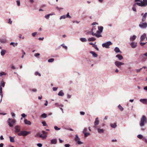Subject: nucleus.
Returning a JSON list of instances; mask_svg holds the SVG:
<instances>
[{"label": "nucleus", "instance_id": "nucleus-1", "mask_svg": "<svg viewBox=\"0 0 147 147\" xmlns=\"http://www.w3.org/2000/svg\"><path fill=\"white\" fill-rule=\"evenodd\" d=\"M135 1L136 2L140 1V3L137 2L134 5L136 4L139 6L144 7H146L147 5V0H135Z\"/></svg>", "mask_w": 147, "mask_h": 147}, {"label": "nucleus", "instance_id": "nucleus-2", "mask_svg": "<svg viewBox=\"0 0 147 147\" xmlns=\"http://www.w3.org/2000/svg\"><path fill=\"white\" fill-rule=\"evenodd\" d=\"M146 123H147L146 118L145 115H143L141 118L140 125V126L142 127Z\"/></svg>", "mask_w": 147, "mask_h": 147}, {"label": "nucleus", "instance_id": "nucleus-3", "mask_svg": "<svg viewBox=\"0 0 147 147\" xmlns=\"http://www.w3.org/2000/svg\"><path fill=\"white\" fill-rule=\"evenodd\" d=\"M92 30V34L93 36H95L96 37L98 38L101 37V35L97 32L96 29L95 27H93L91 30Z\"/></svg>", "mask_w": 147, "mask_h": 147}, {"label": "nucleus", "instance_id": "nucleus-4", "mask_svg": "<svg viewBox=\"0 0 147 147\" xmlns=\"http://www.w3.org/2000/svg\"><path fill=\"white\" fill-rule=\"evenodd\" d=\"M42 134H40L39 133H38L35 136L38 137V136H39L40 138H42L43 139H45L47 137V132L44 131H42Z\"/></svg>", "mask_w": 147, "mask_h": 147}, {"label": "nucleus", "instance_id": "nucleus-5", "mask_svg": "<svg viewBox=\"0 0 147 147\" xmlns=\"http://www.w3.org/2000/svg\"><path fill=\"white\" fill-rule=\"evenodd\" d=\"M5 82L2 80L0 83V95L1 96V98L3 96L2 88V87H4L5 85Z\"/></svg>", "mask_w": 147, "mask_h": 147}, {"label": "nucleus", "instance_id": "nucleus-6", "mask_svg": "<svg viewBox=\"0 0 147 147\" xmlns=\"http://www.w3.org/2000/svg\"><path fill=\"white\" fill-rule=\"evenodd\" d=\"M7 122L9 126L10 127H13V125H14L16 121L14 119L9 118L7 121Z\"/></svg>", "mask_w": 147, "mask_h": 147}, {"label": "nucleus", "instance_id": "nucleus-7", "mask_svg": "<svg viewBox=\"0 0 147 147\" xmlns=\"http://www.w3.org/2000/svg\"><path fill=\"white\" fill-rule=\"evenodd\" d=\"M30 133V132L27 131H20V133H18V135L19 136H26Z\"/></svg>", "mask_w": 147, "mask_h": 147}, {"label": "nucleus", "instance_id": "nucleus-8", "mask_svg": "<svg viewBox=\"0 0 147 147\" xmlns=\"http://www.w3.org/2000/svg\"><path fill=\"white\" fill-rule=\"evenodd\" d=\"M112 44V43L111 42H108L106 43H103L102 44V45L103 47H105L106 48H108L109 47V46Z\"/></svg>", "mask_w": 147, "mask_h": 147}, {"label": "nucleus", "instance_id": "nucleus-9", "mask_svg": "<svg viewBox=\"0 0 147 147\" xmlns=\"http://www.w3.org/2000/svg\"><path fill=\"white\" fill-rule=\"evenodd\" d=\"M115 64L116 66L119 68L121 67V65H124V63H123L119 62L118 61H116L115 62Z\"/></svg>", "mask_w": 147, "mask_h": 147}, {"label": "nucleus", "instance_id": "nucleus-10", "mask_svg": "<svg viewBox=\"0 0 147 147\" xmlns=\"http://www.w3.org/2000/svg\"><path fill=\"white\" fill-rule=\"evenodd\" d=\"M139 26L141 28H145L147 27V23L141 22L139 25Z\"/></svg>", "mask_w": 147, "mask_h": 147}, {"label": "nucleus", "instance_id": "nucleus-11", "mask_svg": "<svg viewBox=\"0 0 147 147\" xmlns=\"http://www.w3.org/2000/svg\"><path fill=\"white\" fill-rule=\"evenodd\" d=\"M75 140V141L78 144H82V143L80 141V139L77 135H76Z\"/></svg>", "mask_w": 147, "mask_h": 147}, {"label": "nucleus", "instance_id": "nucleus-12", "mask_svg": "<svg viewBox=\"0 0 147 147\" xmlns=\"http://www.w3.org/2000/svg\"><path fill=\"white\" fill-rule=\"evenodd\" d=\"M15 132L16 133H18L20 132L21 131V128L20 127L19 125H16L15 127Z\"/></svg>", "mask_w": 147, "mask_h": 147}, {"label": "nucleus", "instance_id": "nucleus-13", "mask_svg": "<svg viewBox=\"0 0 147 147\" xmlns=\"http://www.w3.org/2000/svg\"><path fill=\"white\" fill-rule=\"evenodd\" d=\"M144 56H147V52L145 53L143 55H141L140 56V58L141 59L142 61H145L146 59V58H144Z\"/></svg>", "mask_w": 147, "mask_h": 147}, {"label": "nucleus", "instance_id": "nucleus-14", "mask_svg": "<svg viewBox=\"0 0 147 147\" xmlns=\"http://www.w3.org/2000/svg\"><path fill=\"white\" fill-rule=\"evenodd\" d=\"M95 128H97L98 132L99 133H102L104 132V130L103 129H100L97 127H94Z\"/></svg>", "mask_w": 147, "mask_h": 147}, {"label": "nucleus", "instance_id": "nucleus-15", "mask_svg": "<svg viewBox=\"0 0 147 147\" xmlns=\"http://www.w3.org/2000/svg\"><path fill=\"white\" fill-rule=\"evenodd\" d=\"M147 16V13H145L142 17V22H144L145 21L146 19V18Z\"/></svg>", "mask_w": 147, "mask_h": 147}, {"label": "nucleus", "instance_id": "nucleus-16", "mask_svg": "<svg viewBox=\"0 0 147 147\" xmlns=\"http://www.w3.org/2000/svg\"><path fill=\"white\" fill-rule=\"evenodd\" d=\"M140 101L144 104H147V99H141Z\"/></svg>", "mask_w": 147, "mask_h": 147}, {"label": "nucleus", "instance_id": "nucleus-17", "mask_svg": "<svg viewBox=\"0 0 147 147\" xmlns=\"http://www.w3.org/2000/svg\"><path fill=\"white\" fill-rule=\"evenodd\" d=\"M130 45L132 48H135L137 46V43L135 42H132L130 44Z\"/></svg>", "mask_w": 147, "mask_h": 147}, {"label": "nucleus", "instance_id": "nucleus-18", "mask_svg": "<svg viewBox=\"0 0 147 147\" xmlns=\"http://www.w3.org/2000/svg\"><path fill=\"white\" fill-rule=\"evenodd\" d=\"M99 122V121L98 120V117H97L95 119V121L94 122V124L95 126H96L98 125Z\"/></svg>", "mask_w": 147, "mask_h": 147}, {"label": "nucleus", "instance_id": "nucleus-19", "mask_svg": "<svg viewBox=\"0 0 147 147\" xmlns=\"http://www.w3.org/2000/svg\"><path fill=\"white\" fill-rule=\"evenodd\" d=\"M103 29V27L102 26L98 27V30H97V32L100 34V33L102 32Z\"/></svg>", "mask_w": 147, "mask_h": 147}, {"label": "nucleus", "instance_id": "nucleus-20", "mask_svg": "<svg viewBox=\"0 0 147 147\" xmlns=\"http://www.w3.org/2000/svg\"><path fill=\"white\" fill-rule=\"evenodd\" d=\"M146 34H144L143 35H142L140 38L141 41H143L146 38Z\"/></svg>", "mask_w": 147, "mask_h": 147}, {"label": "nucleus", "instance_id": "nucleus-21", "mask_svg": "<svg viewBox=\"0 0 147 147\" xmlns=\"http://www.w3.org/2000/svg\"><path fill=\"white\" fill-rule=\"evenodd\" d=\"M24 123L26 124H27L29 125H30L31 124V122L28 120L26 119H25L24 121Z\"/></svg>", "mask_w": 147, "mask_h": 147}, {"label": "nucleus", "instance_id": "nucleus-22", "mask_svg": "<svg viewBox=\"0 0 147 147\" xmlns=\"http://www.w3.org/2000/svg\"><path fill=\"white\" fill-rule=\"evenodd\" d=\"M90 53L92 55L93 57H96L98 56V55L95 53L94 52L91 51L90 52Z\"/></svg>", "mask_w": 147, "mask_h": 147}, {"label": "nucleus", "instance_id": "nucleus-23", "mask_svg": "<svg viewBox=\"0 0 147 147\" xmlns=\"http://www.w3.org/2000/svg\"><path fill=\"white\" fill-rule=\"evenodd\" d=\"M57 142V140L56 139H54L51 140V144H56Z\"/></svg>", "mask_w": 147, "mask_h": 147}, {"label": "nucleus", "instance_id": "nucleus-24", "mask_svg": "<svg viewBox=\"0 0 147 147\" xmlns=\"http://www.w3.org/2000/svg\"><path fill=\"white\" fill-rule=\"evenodd\" d=\"M136 38V36L135 35H133L132 36H131L130 37V40L131 41H133L135 40Z\"/></svg>", "mask_w": 147, "mask_h": 147}, {"label": "nucleus", "instance_id": "nucleus-25", "mask_svg": "<svg viewBox=\"0 0 147 147\" xmlns=\"http://www.w3.org/2000/svg\"><path fill=\"white\" fill-rule=\"evenodd\" d=\"M116 57H117L120 60H121L123 59V56L121 55H117L116 56Z\"/></svg>", "mask_w": 147, "mask_h": 147}, {"label": "nucleus", "instance_id": "nucleus-26", "mask_svg": "<svg viewBox=\"0 0 147 147\" xmlns=\"http://www.w3.org/2000/svg\"><path fill=\"white\" fill-rule=\"evenodd\" d=\"M64 95V94L62 90H61L58 94V95L59 96H63Z\"/></svg>", "mask_w": 147, "mask_h": 147}, {"label": "nucleus", "instance_id": "nucleus-27", "mask_svg": "<svg viewBox=\"0 0 147 147\" xmlns=\"http://www.w3.org/2000/svg\"><path fill=\"white\" fill-rule=\"evenodd\" d=\"M116 53H121V51H120L119 49L117 47H116L114 49Z\"/></svg>", "mask_w": 147, "mask_h": 147}, {"label": "nucleus", "instance_id": "nucleus-28", "mask_svg": "<svg viewBox=\"0 0 147 147\" xmlns=\"http://www.w3.org/2000/svg\"><path fill=\"white\" fill-rule=\"evenodd\" d=\"M96 40V39L94 37H91L90 38H89L88 39V40L90 42V41H94Z\"/></svg>", "mask_w": 147, "mask_h": 147}, {"label": "nucleus", "instance_id": "nucleus-29", "mask_svg": "<svg viewBox=\"0 0 147 147\" xmlns=\"http://www.w3.org/2000/svg\"><path fill=\"white\" fill-rule=\"evenodd\" d=\"M10 141L11 142H14V139L13 137L9 136Z\"/></svg>", "mask_w": 147, "mask_h": 147}, {"label": "nucleus", "instance_id": "nucleus-30", "mask_svg": "<svg viewBox=\"0 0 147 147\" xmlns=\"http://www.w3.org/2000/svg\"><path fill=\"white\" fill-rule=\"evenodd\" d=\"M5 52L6 51L5 50H2L1 53V55H2V56H4L5 53Z\"/></svg>", "mask_w": 147, "mask_h": 147}, {"label": "nucleus", "instance_id": "nucleus-31", "mask_svg": "<svg viewBox=\"0 0 147 147\" xmlns=\"http://www.w3.org/2000/svg\"><path fill=\"white\" fill-rule=\"evenodd\" d=\"M111 126L112 127L115 128L117 126L116 123H112L111 124Z\"/></svg>", "mask_w": 147, "mask_h": 147}, {"label": "nucleus", "instance_id": "nucleus-32", "mask_svg": "<svg viewBox=\"0 0 147 147\" xmlns=\"http://www.w3.org/2000/svg\"><path fill=\"white\" fill-rule=\"evenodd\" d=\"M118 108L121 111H122L123 110V107L120 105H119L118 106Z\"/></svg>", "mask_w": 147, "mask_h": 147}, {"label": "nucleus", "instance_id": "nucleus-33", "mask_svg": "<svg viewBox=\"0 0 147 147\" xmlns=\"http://www.w3.org/2000/svg\"><path fill=\"white\" fill-rule=\"evenodd\" d=\"M80 40L82 42H85L87 41L86 39L85 38H81Z\"/></svg>", "mask_w": 147, "mask_h": 147}, {"label": "nucleus", "instance_id": "nucleus-34", "mask_svg": "<svg viewBox=\"0 0 147 147\" xmlns=\"http://www.w3.org/2000/svg\"><path fill=\"white\" fill-rule=\"evenodd\" d=\"M53 14H49L48 15H46L45 16V18H46L47 19H48L49 18V16H51L53 15Z\"/></svg>", "mask_w": 147, "mask_h": 147}, {"label": "nucleus", "instance_id": "nucleus-35", "mask_svg": "<svg viewBox=\"0 0 147 147\" xmlns=\"http://www.w3.org/2000/svg\"><path fill=\"white\" fill-rule=\"evenodd\" d=\"M47 117V115L45 113H43L41 115V117L43 118H45Z\"/></svg>", "mask_w": 147, "mask_h": 147}, {"label": "nucleus", "instance_id": "nucleus-36", "mask_svg": "<svg viewBox=\"0 0 147 147\" xmlns=\"http://www.w3.org/2000/svg\"><path fill=\"white\" fill-rule=\"evenodd\" d=\"M6 40L5 39H2L0 40V41L1 42L5 43L6 42Z\"/></svg>", "mask_w": 147, "mask_h": 147}, {"label": "nucleus", "instance_id": "nucleus-37", "mask_svg": "<svg viewBox=\"0 0 147 147\" xmlns=\"http://www.w3.org/2000/svg\"><path fill=\"white\" fill-rule=\"evenodd\" d=\"M137 137L138 138H139L140 139H142L143 138V136L140 134L138 135L137 136Z\"/></svg>", "mask_w": 147, "mask_h": 147}, {"label": "nucleus", "instance_id": "nucleus-38", "mask_svg": "<svg viewBox=\"0 0 147 147\" xmlns=\"http://www.w3.org/2000/svg\"><path fill=\"white\" fill-rule=\"evenodd\" d=\"M17 43H15L14 42H11L10 43V45H13L14 47L17 46Z\"/></svg>", "mask_w": 147, "mask_h": 147}, {"label": "nucleus", "instance_id": "nucleus-39", "mask_svg": "<svg viewBox=\"0 0 147 147\" xmlns=\"http://www.w3.org/2000/svg\"><path fill=\"white\" fill-rule=\"evenodd\" d=\"M54 59L53 58H51L49 59L48 60V61L49 62H53L54 61Z\"/></svg>", "mask_w": 147, "mask_h": 147}, {"label": "nucleus", "instance_id": "nucleus-40", "mask_svg": "<svg viewBox=\"0 0 147 147\" xmlns=\"http://www.w3.org/2000/svg\"><path fill=\"white\" fill-rule=\"evenodd\" d=\"M84 136L85 137H87L89 135H90V134L89 133H84Z\"/></svg>", "mask_w": 147, "mask_h": 147}, {"label": "nucleus", "instance_id": "nucleus-41", "mask_svg": "<svg viewBox=\"0 0 147 147\" xmlns=\"http://www.w3.org/2000/svg\"><path fill=\"white\" fill-rule=\"evenodd\" d=\"M66 18V15H64L61 16L60 18V19H65Z\"/></svg>", "mask_w": 147, "mask_h": 147}, {"label": "nucleus", "instance_id": "nucleus-42", "mask_svg": "<svg viewBox=\"0 0 147 147\" xmlns=\"http://www.w3.org/2000/svg\"><path fill=\"white\" fill-rule=\"evenodd\" d=\"M93 47L95 48L97 50H99V49L97 47V46L96 45H94L93 46Z\"/></svg>", "mask_w": 147, "mask_h": 147}, {"label": "nucleus", "instance_id": "nucleus-43", "mask_svg": "<svg viewBox=\"0 0 147 147\" xmlns=\"http://www.w3.org/2000/svg\"><path fill=\"white\" fill-rule=\"evenodd\" d=\"M35 75L36 76L38 75L39 76H41V75L40 73H39L38 72H36L35 73Z\"/></svg>", "mask_w": 147, "mask_h": 147}, {"label": "nucleus", "instance_id": "nucleus-44", "mask_svg": "<svg viewBox=\"0 0 147 147\" xmlns=\"http://www.w3.org/2000/svg\"><path fill=\"white\" fill-rule=\"evenodd\" d=\"M61 46H62L65 49H67V46H65L64 44H63L61 45Z\"/></svg>", "mask_w": 147, "mask_h": 147}, {"label": "nucleus", "instance_id": "nucleus-45", "mask_svg": "<svg viewBox=\"0 0 147 147\" xmlns=\"http://www.w3.org/2000/svg\"><path fill=\"white\" fill-rule=\"evenodd\" d=\"M66 18H71V17L69 15V13H68L66 15Z\"/></svg>", "mask_w": 147, "mask_h": 147}, {"label": "nucleus", "instance_id": "nucleus-46", "mask_svg": "<svg viewBox=\"0 0 147 147\" xmlns=\"http://www.w3.org/2000/svg\"><path fill=\"white\" fill-rule=\"evenodd\" d=\"M54 128L56 130H59L60 129V128H58L57 126H55L54 127Z\"/></svg>", "mask_w": 147, "mask_h": 147}, {"label": "nucleus", "instance_id": "nucleus-47", "mask_svg": "<svg viewBox=\"0 0 147 147\" xmlns=\"http://www.w3.org/2000/svg\"><path fill=\"white\" fill-rule=\"evenodd\" d=\"M40 55V54L38 53H35L34 55V56L36 57H38Z\"/></svg>", "mask_w": 147, "mask_h": 147}, {"label": "nucleus", "instance_id": "nucleus-48", "mask_svg": "<svg viewBox=\"0 0 147 147\" xmlns=\"http://www.w3.org/2000/svg\"><path fill=\"white\" fill-rule=\"evenodd\" d=\"M42 123L43 124V126H45L47 125V124L45 121H42Z\"/></svg>", "mask_w": 147, "mask_h": 147}, {"label": "nucleus", "instance_id": "nucleus-49", "mask_svg": "<svg viewBox=\"0 0 147 147\" xmlns=\"http://www.w3.org/2000/svg\"><path fill=\"white\" fill-rule=\"evenodd\" d=\"M17 5L18 6H20V2L19 0H18L17 1Z\"/></svg>", "mask_w": 147, "mask_h": 147}, {"label": "nucleus", "instance_id": "nucleus-50", "mask_svg": "<svg viewBox=\"0 0 147 147\" xmlns=\"http://www.w3.org/2000/svg\"><path fill=\"white\" fill-rule=\"evenodd\" d=\"M87 131V128H85L83 131V133H86V132Z\"/></svg>", "mask_w": 147, "mask_h": 147}, {"label": "nucleus", "instance_id": "nucleus-51", "mask_svg": "<svg viewBox=\"0 0 147 147\" xmlns=\"http://www.w3.org/2000/svg\"><path fill=\"white\" fill-rule=\"evenodd\" d=\"M142 69V68H141L140 69H137L136 70V71L137 73L140 72L141 70Z\"/></svg>", "mask_w": 147, "mask_h": 147}, {"label": "nucleus", "instance_id": "nucleus-52", "mask_svg": "<svg viewBox=\"0 0 147 147\" xmlns=\"http://www.w3.org/2000/svg\"><path fill=\"white\" fill-rule=\"evenodd\" d=\"M37 34L36 32H34V33H33L32 34V36L34 37Z\"/></svg>", "mask_w": 147, "mask_h": 147}, {"label": "nucleus", "instance_id": "nucleus-53", "mask_svg": "<svg viewBox=\"0 0 147 147\" xmlns=\"http://www.w3.org/2000/svg\"><path fill=\"white\" fill-rule=\"evenodd\" d=\"M37 146L39 147H41L42 145L41 144L38 143L37 144Z\"/></svg>", "mask_w": 147, "mask_h": 147}, {"label": "nucleus", "instance_id": "nucleus-54", "mask_svg": "<svg viewBox=\"0 0 147 147\" xmlns=\"http://www.w3.org/2000/svg\"><path fill=\"white\" fill-rule=\"evenodd\" d=\"M56 8L58 10H60V9H63V8H59V7H56Z\"/></svg>", "mask_w": 147, "mask_h": 147}, {"label": "nucleus", "instance_id": "nucleus-55", "mask_svg": "<svg viewBox=\"0 0 147 147\" xmlns=\"http://www.w3.org/2000/svg\"><path fill=\"white\" fill-rule=\"evenodd\" d=\"M142 140H143L146 143H147V139H146V138H144Z\"/></svg>", "mask_w": 147, "mask_h": 147}, {"label": "nucleus", "instance_id": "nucleus-56", "mask_svg": "<svg viewBox=\"0 0 147 147\" xmlns=\"http://www.w3.org/2000/svg\"><path fill=\"white\" fill-rule=\"evenodd\" d=\"M5 75V73L4 72L0 73V76H2L3 75Z\"/></svg>", "mask_w": 147, "mask_h": 147}, {"label": "nucleus", "instance_id": "nucleus-57", "mask_svg": "<svg viewBox=\"0 0 147 147\" xmlns=\"http://www.w3.org/2000/svg\"><path fill=\"white\" fill-rule=\"evenodd\" d=\"M146 43H144V42H141L140 43V45L142 46H143L144 45L146 44Z\"/></svg>", "mask_w": 147, "mask_h": 147}, {"label": "nucleus", "instance_id": "nucleus-58", "mask_svg": "<svg viewBox=\"0 0 147 147\" xmlns=\"http://www.w3.org/2000/svg\"><path fill=\"white\" fill-rule=\"evenodd\" d=\"M21 116L23 117H25L26 116V115L24 113H23L22 114Z\"/></svg>", "mask_w": 147, "mask_h": 147}, {"label": "nucleus", "instance_id": "nucleus-59", "mask_svg": "<svg viewBox=\"0 0 147 147\" xmlns=\"http://www.w3.org/2000/svg\"><path fill=\"white\" fill-rule=\"evenodd\" d=\"M57 88L53 87V91H56L57 90Z\"/></svg>", "mask_w": 147, "mask_h": 147}, {"label": "nucleus", "instance_id": "nucleus-60", "mask_svg": "<svg viewBox=\"0 0 147 147\" xmlns=\"http://www.w3.org/2000/svg\"><path fill=\"white\" fill-rule=\"evenodd\" d=\"M12 23V21L11 20V19L10 18L9 19V21L8 22V23L10 24H11Z\"/></svg>", "mask_w": 147, "mask_h": 147}, {"label": "nucleus", "instance_id": "nucleus-61", "mask_svg": "<svg viewBox=\"0 0 147 147\" xmlns=\"http://www.w3.org/2000/svg\"><path fill=\"white\" fill-rule=\"evenodd\" d=\"M132 9L134 11H136V8L134 7H132Z\"/></svg>", "mask_w": 147, "mask_h": 147}, {"label": "nucleus", "instance_id": "nucleus-62", "mask_svg": "<svg viewBox=\"0 0 147 147\" xmlns=\"http://www.w3.org/2000/svg\"><path fill=\"white\" fill-rule=\"evenodd\" d=\"M11 67L13 69H16L15 67L13 65H11Z\"/></svg>", "mask_w": 147, "mask_h": 147}, {"label": "nucleus", "instance_id": "nucleus-63", "mask_svg": "<svg viewBox=\"0 0 147 147\" xmlns=\"http://www.w3.org/2000/svg\"><path fill=\"white\" fill-rule=\"evenodd\" d=\"M80 114L81 115H84L85 114V113L84 112H82V111H81L80 112Z\"/></svg>", "mask_w": 147, "mask_h": 147}, {"label": "nucleus", "instance_id": "nucleus-64", "mask_svg": "<svg viewBox=\"0 0 147 147\" xmlns=\"http://www.w3.org/2000/svg\"><path fill=\"white\" fill-rule=\"evenodd\" d=\"M65 147H69L70 145L69 144H65Z\"/></svg>", "mask_w": 147, "mask_h": 147}]
</instances>
